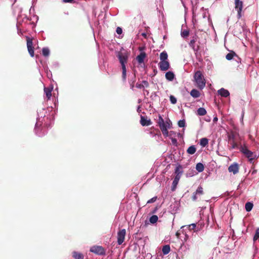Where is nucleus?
I'll return each instance as SVG.
<instances>
[{"label":"nucleus","instance_id":"7c9ffc66","mask_svg":"<svg viewBox=\"0 0 259 259\" xmlns=\"http://www.w3.org/2000/svg\"><path fill=\"white\" fill-rule=\"evenodd\" d=\"M189 35V30L188 29H184L181 31V36L184 38H186Z\"/></svg>","mask_w":259,"mask_h":259},{"label":"nucleus","instance_id":"412c9836","mask_svg":"<svg viewBox=\"0 0 259 259\" xmlns=\"http://www.w3.org/2000/svg\"><path fill=\"white\" fill-rule=\"evenodd\" d=\"M190 95L193 98H198L200 97V93L196 89H193L191 90V91L190 92Z\"/></svg>","mask_w":259,"mask_h":259},{"label":"nucleus","instance_id":"f03ea898","mask_svg":"<svg viewBox=\"0 0 259 259\" xmlns=\"http://www.w3.org/2000/svg\"><path fill=\"white\" fill-rule=\"evenodd\" d=\"M157 123L163 135L165 137H167L168 136V132L167 131V128H170V121L169 120L168 121H166V122H165L161 116L159 115Z\"/></svg>","mask_w":259,"mask_h":259},{"label":"nucleus","instance_id":"9b49d317","mask_svg":"<svg viewBox=\"0 0 259 259\" xmlns=\"http://www.w3.org/2000/svg\"><path fill=\"white\" fill-rule=\"evenodd\" d=\"M228 170L230 172H233L234 174H236L239 171V166L238 164L234 163L231 164L228 168Z\"/></svg>","mask_w":259,"mask_h":259},{"label":"nucleus","instance_id":"ddd939ff","mask_svg":"<svg viewBox=\"0 0 259 259\" xmlns=\"http://www.w3.org/2000/svg\"><path fill=\"white\" fill-rule=\"evenodd\" d=\"M146 57V54L145 52H141L136 57V60L139 64H141L144 62V59Z\"/></svg>","mask_w":259,"mask_h":259},{"label":"nucleus","instance_id":"2f4dec72","mask_svg":"<svg viewBox=\"0 0 259 259\" xmlns=\"http://www.w3.org/2000/svg\"><path fill=\"white\" fill-rule=\"evenodd\" d=\"M258 239H259V228H257L255 230V233L253 238V241L255 242Z\"/></svg>","mask_w":259,"mask_h":259},{"label":"nucleus","instance_id":"a878e982","mask_svg":"<svg viewBox=\"0 0 259 259\" xmlns=\"http://www.w3.org/2000/svg\"><path fill=\"white\" fill-rule=\"evenodd\" d=\"M208 144V140L206 138H203L200 140V145L202 147H205Z\"/></svg>","mask_w":259,"mask_h":259},{"label":"nucleus","instance_id":"f3484780","mask_svg":"<svg viewBox=\"0 0 259 259\" xmlns=\"http://www.w3.org/2000/svg\"><path fill=\"white\" fill-rule=\"evenodd\" d=\"M72 254L73 257L75 259H84V255L80 252L74 251Z\"/></svg>","mask_w":259,"mask_h":259},{"label":"nucleus","instance_id":"39448f33","mask_svg":"<svg viewBox=\"0 0 259 259\" xmlns=\"http://www.w3.org/2000/svg\"><path fill=\"white\" fill-rule=\"evenodd\" d=\"M129 55L127 53L118 52L117 57L121 65V67H126Z\"/></svg>","mask_w":259,"mask_h":259},{"label":"nucleus","instance_id":"7ed1b4c3","mask_svg":"<svg viewBox=\"0 0 259 259\" xmlns=\"http://www.w3.org/2000/svg\"><path fill=\"white\" fill-rule=\"evenodd\" d=\"M239 149L240 151L248 158L250 163H252L253 160L256 157V154L249 150L245 145H241L239 147Z\"/></svg>","mask_w":259,"mask_h":259},{"label":"nucleus","instance_id":"cd10ccee","mask_svg":"<svg viewBox=\"0 0 259 259\" xmlns=\"http://www.w3.org/2000/svg\"><path fill=\"white\" fill-rule=\"evenodd\" d=\"M122 68V78L124 82L126 81V67H121Z\"/></svg>","mask_w":259,"mask_h":259},{"label":"nucleus","instance_id":"f257e3e1","mask_svg":"<svg viewBox=\"0 0 259 259\" xmlns=\"http://www.w3.org/2000/svg\"><path fill=\"white\" fill-rule=\"evenodd\" d=\"M195 85L200 90H202L205 87L206 80L204 75L200 70L196 71L193 76Z\"/></svg>","mask_w":259,"mask_h":259},{"label":"nucleus","instance_id":"6e6552de","mask_svg":"<svg viewBox=\"0 0 259 259\" xmlns=\"http://www.w3.org/2000/svg\"><path fill=\"white\" fill-rule=\"evenodd\" d=\"M27 47L28 51L31 57L34 56V48L33 47L32 38L26 36Z\"/></svg>","mask_w":259,"mask_h":259},{"label":"nucleus","instance_id":"de8ad7c7","mask_svg":"<svg viewBox=\"0 0 259 259\" xmlns=\"http://www.w3.org/2000/svg\"><path fill=\"white\" fill-rule=\"evenodd\" d=\"M218 119L217 117H214L213 121V122H216L218 121Z\"/></svg>","mask_w":259,"mask_h":259},{"label":"nucleus","instance_id":"a18cd8bd","mask_svg":"<svg viewBox=\"0 0 259 259\" xmlns=\"http://www.w3.org/2000/svg\"><path fill=\"white\" fill-rule=\"evenodd\" d=\"M74 0H63L64 3H72Z\"/></svg>","mask_w":259,"mask_h":259},{"label":"nucleus","instance_id":"49530a36","mask_svg":"<svg viewBox=\"0 0 259 259\" xmlns=\"http://www.w3.org/2000/svg\"><path fill=\"white\" fill-rule=\"evenodd\" d=\"M177 140L176 139H172V143H174V144L177 143Z\"/></svg>","mask_w":259,"mask_h":259},{"label":"nucleus","instance_id":"3c124183","mask_svg":"<svg viewBox=\"0 0 259 259\" xmlns=\"http://www.w3.org/2000/svg\"><path fill=\"white\" fill-rule=\"evenodd\" d=\"M143 36H146V34H145V33H143Z\"/></svg>","mask_w":259,"mask_h":259},{"label":"nucleus","instance_id":"aec40b11","mask_svg":"<svg viewBox=\"0 0 259 259\" xmlns=\"http://www.w3.org/2000/svg\"><path fill=\"white\" fill-rule=\"evenodd\" d=\"M175 77L174 73L171 71L167 72L165 73V78L169 81H172Z\"/></svg>","mask_w":259,"mask_h":259},{"label":"nucleus","instance_id":"4be33fe9","mask_svg":"<svg viewBox=\"0 0 259 259\" xmlns=\"http://www.w3.org/2000/svg\"><path fill=\"white\" fill-rule=\"evenodd\" d=\"M170 251V247L169 245H165L163 246L162 251L163 254H167Z\"/></svg>","mask_w":259,"mask_h":259},{"label":"nucleus","instance_id":"1a4fd4ad","mask_svg":"<svg viewBox=\"0 0 259 259\" xmlns=\"http://www.w3.org/2000/svg\"><path fill=\"white\" fill-rule=\"evenodd\" d=\"M126 234V230L124 229L120 230L117 233V243L121 245L124 241Z\"/></svg>","mask_w":259,"mask_h":259},{"label":"nucleus","instance_id":"58836bf2","mask_svg":"<svg viewBox=\"0 0 259 259\" xmlns=\"http://www.w3.org/2000/svg\"><path fill=\"white\" fill-rule=\"evenodd\" d=\"M157 198L156 196L152 198L147 201V203H151L155 202L157 200Z\"/></svg>","mask_w":259,"mask_h":259},{"label":"nucleus","instance_id":"c03bdc74","mask_svg":"<svg viewBox=\"0 0 259 259\" xmlns=\"http://www.w3.org/2000/svg\"><path fill=\"white\" fill-rule=\"evenodd\" d=\"M136 87L137 88L141 89L144 88V85L143 84L137 83Z\"/></svg>","mask_w":259,"mask_h":259},{"label":"nucleus","instance_id":"5701e85b","mask_svg":"<svg viewBox=\"0 0 259 259\" xmlns=\"http://www.w3.org/2000/svg\"><path fill=\"white\" fill-rule=\"evenodd\" d=\"M196 151V148L194 145L190 146L187 150V152L191 155L194 154Z\"/></svg>","mask_w":259,"mask_h":259},{"label":"nucleus","instance_id":"a19ab883","mask_svg":"<svg viewBox=\"0 0 259 259\" xmlns=\"http://www.w3.org/2000/svg\"><path fill=\"white\" fill-rule=\"evenodd\" d=\"M116 33L118 34H120L122 33V29L120 28V27H118L117 28H116Z\"/></svg>","mask_w":259,"mask_h":259},{"label":"nucleus","instance_id":"dca6fc26","mask_svg":"<svg viewBox=\"0 0 259 259\" xmlns=\"http://www.w3.org/2000/svg\"><path fill=\"white\" fill-rule=\"evenodd\" d=\"M181 176H179L178 175H177L172 182V186L171 188L172 191H175L176 189V188L178 184V182L180 180Z\"/></svg>","mask_w":259,"mask_h":259},{"label":"nucleus","instance_id":"c9c22d12","mask_svg":"<svg viewBox=\"0 0 259 259\" xmlns=\"http://www.w3.org/2000/svg\"><path fill=\"white\" fill-rule=\"evenodd\" d=\"M178 125L180 127H184L185 126V120H180L178 121Z\"/></svg>","mask_w":259,"mask_h":259},{"label":"nucleus","instance_id":"e433bc0d","mask_svg":"<svg viewBox=\"0 0 259 259\" xmlns=\"http://www.w3.org/2000/svg\"><path fill=\"white\" fill-rule=\"evenodd\" d=\"M169 99L171 104H175L177 103V99L174 96L170 95Z\"/></svg>","mask_w":259,"mask_h":259},{"label":"nucleus","instance_id":"473e14b6","mask_svg":"<svg viewBox=\"0 0 259 259\" xmlns=\"http://www.w3.org/2000/svg\"><path fill=\"white\" fill-rule=\"evenodd\" d=\"M42 54L45 57L48 56L50 54V51L48 48H44L42 50Z\"/></svg>","mask_w":259,"mask_h":259},{"label":"nucleus","instance_id":"f8f14e48","mask_svg":"<svg viewBox=\"0 0 259 259\" xmlns=\"http://www.w3.org/2000/svg\"><path fill=\"white\" fill-rule=\"evenodd\" d=\"M140 123L142 126H148L151 125L152 122L150 119L147 120V117L141 115Z\"/></svg>","mask_w":259,"mask_h":259},{"label":"nucleus","instance_id":"8fccbe9b","mask_svg":"<svg viewBox=\"0 0 259 259\" xmlns=\"http://www.w3.org/2000/svg\"><path fill=\"white\" fill-rule=\"evenodd\" d=\"M256 172V170H252L251 174L253 175V174H255Z\"/></svg>","mask_w":259,"mask_h":259},{"label":"nucleus","instance_id":"79ce46f5","mask_svg":"<svg viewBox=\"0 0 259 259\" xmlns=\"http://www.w3.org/2000/svg\"><path fill=\"white\" fill-rule=\"evenodd\" d=\"M197 199V194L194 192L193 194V196H192V200L193 201H196Z\"/></svg>","mask_w":259,"mask_h":259},{"label":"nucleus","instance_id":"6ab92c4d","mask_svg":"<svg viewBox=\"0 0 259 259\" xmlns=\"http://www.w3.org/2000/svg\"><path fill=\"white\" fill-rule=\"evenodd\" d=\"M52 88H44V92L46 94V96L48 100H49L52 96Z\"/></svg>","mask_w":259,"mask_h":259},{"label":"nucleus","instance_id":"4468645a","mask_svg":"<svg viewBox=\"0 0 259 259\" xmlns=\"http://www.w3.org/2000/svg\"><path fill=\"white\" fill-rule=\"evenodd\" d=\"M218 94L223 97H227L230 95L229 92L225 89L224 88H222L218 91Z\"/></svg>","mask_w":259,"mask_h":259},{"label":"nucleus","instance_id":"c756f323","mask_svg":"<svg viewBox=\"0 0 259 259\" xmlns=\"http://www.w3.org/2000/svg\"><path fill=\"white\" fill-rule=\"evenodd\" d=\"M158 219L156 215H153L150 218L149 221L151 224H155L157 222Z\"/></svg>","mask_w":259,"mask_h":259},{"label":"nucleus","instance_id":"393cba45","mask_svg":"<svg viewBox=\"0 0 259 259\" xmlns=\"http://www.w3.org/2000/svg\"><path fill=\"white\" fill-rule=\"evenodd\" d=\"M206 110L204 108L202 107L198 108L197 111V115L199 116L205 115L206 114Z\"/></svg>","mask_w":259,"mask_h":259},{"label":"nucleus","instance_id":"423d86ee","mask_svg":"<svg viewBox=\"0 0 259 259\" xmlns=\"http://www.w3.org/2000/svg\"><path fill=\"white\" fill-rule=\"evenodd\" d=\"M90 251L98 255H105V250L101 246L95 245L90 248Z\"/></svg>","mask_w":259,"mask_h":259},{"label":"nucleus","instance_id":"09e8293b","mask_svg":"<svg viewBox=\"0 0 259 259\" xmlns=\"http://www.w3.org/2000/svg\"><path fill=\"white\" fill-rule=\"evenodd\" d=\"M144 49V48H143V47H140L139 48V50L141 51H142Z\"/></svg>","mask_w":259,"mask_h":259},{"label":"nucleus","instance_id":"20e7f679","mask_svg":"<svg viewBox=\"0 0 259 259\" xmlns=\"http://www.w3.org/2000/svg\"><path fill=\"white\" fill-rule=\"evenodd\" d=\"M236 135V134L233 132H231L228 135L229 142L231 145L230 149L239 148L241 146L240 144H238L237 142Z\"/></svg>","mask_w":259,"mask_h":259},{"label":"nucleus","instance_id":"c85d7f7f","mask_svg":"<svg viewBox=\"0 0 259 259\" xmlns=\"http://www.w3.org/2000/svg\"><path fill=\"white\" fill-rule=\"evenodd\" d=\"M253 207V204L251 202H248L245 204V208L247 211H250Z\"/></svg>","mask_w":259,"mask_h":259},{"label":"nucleus","instance_id":"0eeeda50","mask_svg":"<svg viewBox=\"0 0 259 259\" xmlns=\"http://www.w3.org/2000/svg\"><path fill=\"white\" fill-rule=\"evenodd\" d=\"M243 8V2L240 0H235V9L237 11V17H241V12Z\"/></svg>","mask_w":259,"mask_h":259},{"label":"nucleus","instance_id":"9d476101","mask_svg":"<svg viewBox=\"0 0 259 259\" xmlns=\"http://www.w3.org/2000/svg\"><path fill=\"white\" fill-rule=\"evenodd\" d=\"M158 65L160 69L162 71H166L169 68V63L167 61H160Z\"/></svg>","mask_w":259,"mask_h":259},{"label":"nucleus","instance_id":"f704fd0d","mask_svg":"<svg viewBox=\"0 0 259 259\" xmlns=\"http://www.w3.org/2000/svg\"><path fill=\"white\" fill-rule=\"evenodd\" d=\"M182 168V166L179 165L178 166L176 167L175 169V174L180 176V174L182 173V171H180V169Z\"/></svg>","mask_w":259,"mask_h":259},{"label":"nucleus","instance_id":"37998d69","mask_svg":"<svg viewBox=\"0 0 259 259\" xmlns=\"http://www.w3.org/2000/svg\"><path fill=\"white\" fill-rule=\"evenodd\" d=\"M142 83H143V84L144 85V87L145 86L147 88L149 87V83H148V82L147 81L143 80L142 81Z\"/></svg>","mask_w":259,"mask_h":259},{"label":"nucleus","instance_id":"a211bd4d","mask_svg":"<svg viewBox=\"0 0 259 259\" xmlns=\"http://www.w3.org/2000/svg\"><path fill=\"white\" fill-rule=\"evenodd\" d=\"M234 57H236L238 59H239L238 55L234 51H231L228 54H227V55L226 56V58L228 60H231Z\"/></svg>","mask_w":259,"mask_h":259},{"label":"nucleus","instance_id":"2eb2a0df","mask_svg":"<svg viewBox=\"0 0 259 259\" xmlns=\"http://www.w3.org/2000/svg\"><path fill=\"white\" fill-rule=\"evenodd\" d=\"M136 81V75L135 72L134 73L133 75L129 79V83L130 84L131 89L133 90L134 88L135 82Z\"/></svg>","mask_w":259,"mask_h":259},{"label":"nucleus","instance_id":"ea45409f","mask_svg":"<svg viewBox=\"0 0 259 259\" xmlns=\"http://www.w3.org/2000/svg\"><path fill=\"white\" fill-rule=\"evenodd\" d=\"M196 227V225L195 224H192L190 225H189V230H194Z\"/></svg>","mask_w":259,"mask_h":259},{"label":"nucleus","instance_id":"bb28decb","mask_svg":"<svg viewBox=\"0 0 259 259\" xmlns=\"http://www.w3.org/2000/svg\"><path fill=\"white\" fill-rule=\"evenodd\" d=\"M196 169L198 172H202L204 170V165L202 163H198L196 165Z\"/></svg>","mask_w":259,"mask_h":259},{"label":"nucleus","instance_id":"72a5a7b5","mask_svg":"<svg viewBox=\"0 0 259 259\" xmlns=\"http://www.w3.org/2000/svg\"><path fill=\"white\" fill-rule=\"evenodd\" d=\"M195 193L197 195H202L203 194V188L201 186H199L196 190Z\"/></svg>","mask_w":259,"mask_h":259},{"label":"nucleus","instance_id":"b1692460","mask_svg":"<svg viewBox=\"0 0 259 259\" xmlns=\"http://www.w3.org/2000/svg\"><path fill=\"white\" fill-rule=\"evenodd\" d=\"M168 55L165 51H163L160 54V61H167Z\"/></svg>","mask_w":259,"mask_h":259},{"label":"nucleus","instance_id":"4c0bfd02","mask_svg":"<svg viewBox=\"0 0 259 259\" xmlns=\"http://www.w3.org/2000/svg\"><path fill=\"white\" fill-rule=\"evenodd\" d=\"M196 42V39L193 38L190 40L189 42V46L191 47L194 50H195V46L194 44Z\"/></svg>","mask_w":259,"mask_h":259}]
</instances>
